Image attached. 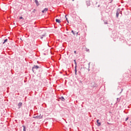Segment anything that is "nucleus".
<instances>
[{"label": "nucleus", "instance_id": "nucleus-8", "mask_svg": "<svg viewBox=\"0 0 131 131\" xmlns=\"http://www.w3.org/2000/svg\"><path fill=\"white\" fill-rule=\"evenodd\" d=\"M18 105L19 106V108H20V107H21V106H22V102H19V103L18 104Z\"/></svg>", "mask_w": 131, "mask_h": 131}, {"label": "nucleus", "instance_id": "nucleus-11", "mask_svg": "<svg viewBox=\"0 0 131 131\" xmlns=\"http://www.w3.org/2000/svg\"><path fill=\"white\" fill-rule=\"evenodd\" d=\"M86 4H88V6H91V3L90 1H87Z\"/></svg>", "mask_w": 131, "mask_h": 131}, {"label": "nucleus", "instance_id": "nucleus-20", "mask_svg": "<svg viewBox=\"0 0 131 131\" xmlns=\"http://www.w3.org/2000/svg\"><path fill=\"white\" fill-rule=\"evenodd\" d=\"M74 53L76 54V51H74Z\"/></svg>", "mask_w": 131, "mask_h": 131}, {"label": "nucleus", "instance_id": "nucleus-4", "mask_svg": "<svg viewBox=\"0 0 131 131\" xmlns=\"http://www.w3.org/2000/svg\"><path fill=\"white\" fill-rule=\"evenodd\" d=\"M48 8H45L42 11V13H46L48 11Z\"/></svg>", "mask_w": 131, "mask_h": 131}, {"label": "nucleus", "instance_id": "nucleus-19", "mask_svg": "<svg viewBox=\"0 0 131 131\" xmlns=\"http://www.w3.org/2000/svg\"><path fill=\"white\" fill-rule=\"evenodd\" d=\"M74 62H75V63L76 62V60H74Z\"/></svg>", "mask_w": 131, "mask_h": 131}, {"label": "nucleus", "instance_id": "nucleus-18", "mask_svg": "<svg viewBox=\"0 0 131 131\" xmlns=\"http://www.w3.org/2000/svg\"><path fill=\"white\" fill-rule=\"evenodd\" d=\"M75 67H76H76H77V63H76V62H75Z\"/></svg>", "mask_w": 131, "mask_h": 131}, {"label": "nucleus", "instance_id": "nucleus-13", "mask_svg": "<svg viewBox=\"0 0 131 131\" xmlns=\"http://www.w3.org/2000/svg\"><path fill=\"white\" fill-rule=\"evenodd\" d=\"M43 36H45V35H42V36H40V38L42 39Z\"/></svg>", "mask_w": 131, "mask_h": 131}, {"label": "nucleus", "instance_id": "nucleus-7", "mask_svg": "<svg viewBox=\"0 0 131 131\" xmlns=\"http://www.w3.org/2000/svg\"><path fill=\"white\" fill-rule=\"evenodd\" d=\"M75 75H77V70H76V67H75Z\"/></svg>", "mask_w": 131, "mask_h": 131}, {"label": "nucleus", "instance_id": "nucleus-22", "mask_svg": "<svg viewBox=\"0 0 131 131\" xmlns=\"http://www.w3.org/2000/svg\"><path fill=\"white\" fill-rule=\"evenodd\" d=\"M127 119H128V118H126V120H127Z\"/></svg>", "mask_w": 131, "mask_h": 131}, {"label": "nucleus", "instance_id": "nucleus-21", "mask_svg": "<svg viewBox=\"0 0 131 131\" xmlns=\"http://www.w3.org/2000/svg\"><path fill=\"white\" fill-rule=\"evenodd\" d=\"M117 101H119V98H117Z\"/></svg>", "mask_w": 131, "mask_h": 131}, {"label": "nucleus", "instance_id": "nucleus-12", "mask_svg": "<svg viewBox=\"0 0 131 131\" xmlns=\"http://www.w3.org/2000/svg\"><path fill=\"white\" fill-rule=\"evenodd\" d=\"M67 15H66L65 16V18H66V20L67 21V22H68V23H69V21H68V18H67Z\"/></svg>", "mask_w": 131, "mask_h": 131}, {"label": "nucleus", "instance_id": "nucleus-15", "mask_svg": "<svg viewBox=\"0 0 131 131\" xmlns=\"http://www.w3.org/2000/svg\"><path fill=\"white\" fill-rule=\"evenodd\" d=\"M72 33L74 34V35H75V33H74V31H72Z\"/></svg>", "mask_w": 131, "mask_h": 131}, {"label": "nucleus", "instance_id": "nucleus-6", "mask_svg": "<svg viewBox=\"0 0 131 131\" xmlns=\"http://www.w3.org/2000/svg\"><path fill=\"white\" fill-rule=\"evenodd\" d=\"M8 42V39H6L5 40H4L3 45H5V43H6V42Z\"/></svg>", "mask_w": 131, "mask_h": 131}, {"label": "nucleus", "instance_id": "nucleus-14", "mask_svg": "<svg viewBox=\"0 0 131 131\" xmlns=\"http://www.w3.org/2000/svg\"><path fill=\"white\" fill-rule=\"evenodd\" d=\"M24 127V131H26V128H25V126H23Z\"/></svg>", "mask_w": 131, "mask_h": 131}, {"label": "nucleus", "instance_id": "nucleus-10", "mask_svg": "<svg viewBox=\"0 0 131 131\" xmlns=\"http://www.w3.org/2000/svg\"><path fill=\"white\" fill-rule=\"evenodd\" d=\"M35 3L37 5V6H38V5H39L37 0H35Z\"/></svg>", "mask_w": 131, "mask_h": 131}, {"label": "nucleus", "instance_id": "nucleus-16", "mask_svg": "<svg viewBox=\"0 0 131 131\" xmlns=\"http://www.w3.org/2000/svg\"><path fill=\"white\" fill-rule=\"evenodd\" d=\"M61 100L62 101H65V99L63 97L61 98Z\"/></svg>", "mask_w": 131, "mask_h": 131}, {"label": "nucleus", "instance_id": "nucleus-23", "mask_svg": "<svg viewBox=\"0 0 131 131\" xmlns=\"http://www.w3.org/2000/svg\"><path fill=\"white\" fill-rule=\"evenodd\" d=\"M73 1V2H74V0H72Z\"/></svg>", "mask_w": 131, "mask_h": 131}, {"label": "nucleus", "instance_id": "nucleus-2", "mask_svg": "<svg viewBox=\"0 0 131 131\" xmlns=\"http://www.w3.org/2000/svg\"><path fill=\"white\" fill-rule=\"evenodd\" d=\"M119 11H120L119 9L117 10V11L116 17H117V18H118V17L119 15Z\"/></svg>", "mask_w": 131, "mask_h": 131}, {"label": "nucleus", "instance_id": "nucleus-9", "mask_svg": "<svg viewBox=\"0 0 131 131\" xmlns=\"http://www.w3.org/2000/svg\"><path fill=\"white\" fill-rule=\"evenodd\" d=\"M33 118H37V119H39V118H40V117L39 116H37L35 117H33Z\"/></svg>", "mask_w": 131, "mask_h": 131}, {"label": "nucleus", "instance_id": "nucleus-17", "mask_svg": "<svg viewBox=\"0 0 131 131\" xmlns=\"http://www.w3.org/2000/svg\"><path fill=\"white\" fill-rule=\"evenodd\" d=\"M19 19H23V17L22 16H20L19 17Z\"/></svg>", "mask_w": 131, "mask_h": 131}, {"label": "nucleus", "instance_id": "nucleus-5", "mask_svg": "<svg viewBox=\"0 0 131 131\" xmlns=\"http://www.w3.org/2000/svg\"><path fill=\"white\" fill-rule=\"evenodd\" d=\"M56 22H57V23H61V20L59 19H56Z\"/></svg>", "mask_w": 131, "mask_h": 131}, {"label": "nucleus", "instance_id": "nucleus-1", "mask_svg": "<svg viewBox=\"0 0 131 131\" xmlns=\"http://www.w3.org/2000/svg\"><path fill=\"white\" fill-rule=\"evenodd\" d=\"M38 68H39V67L38 66H34L32 69L33 72H34V69H38Z\"/></svg>", "mask_w": 131, "mask_h": 131}, {"label": "nucleus", "instance_id": "nucleus-3", "mask_svg": "<svg viewBox=\"0 0 131 131\" xmlns=\"http://www.w3.org/2000/svg\"><path fill=\"white\" fill-rule=\"evenodd\" d=\"M97 123L98 126H101V122H99V120H97Z\"/></svg>", "mask_w": 131, "mask_h": 131}]
</instances>
